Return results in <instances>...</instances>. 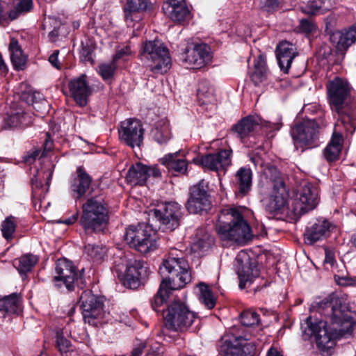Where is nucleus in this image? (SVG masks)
Masks as SVG:
<instances>
[{
    "instance_id": "052dcab7",
    "label": "nucleus",
    "mask_w": 356,
    "mask_h": 356,
    "mask_svg": "<svg viewBox=\"0 0 356 356\" xmlns=\"http://www.w3.org/2000/svg\"><path fill=\"white\" fill-rule=\"evenodd\" d=\"M334 280L337 284L342 286H353L355 282V278L349 276H341L338 275H334Z\"/></svg>"
},
{
    "instance_id": "bf43d9fd",
    "label": "nucleus",
    "mask_w": 356,
    "mask_h": 356,
    "mask_svg": "<svg viewBox=\"0 0 356 356\" xmlns=\"http://www.w3.org/2000/svg\"><path fill=\"white\" fill-rule=\"evenodd\" d=\"M254 3L261 9L271 12L278 7L279 0H254Z\"/></svg>"
},
{
    "instance_id": "9d476101",
    "label": "nucleus",
    "mask_w": 356,
    "mask_h": 356,
    "mask_svg": "<svg viewBox=\"0 0 356 356\" xmlns=\"http://www.w3.org/2000/svg\"><path fill=\"white\" fill-rule=\"evenodd\" d=\"M241 325L232 329V335L236 340L252 341L254 338L259 339L262 329L260 326L259 315L254 311L246 310L240 316Z\"/></svg>"
},
{
    "instance_id": "6e6d98bb",
    "label": "nucleus",
    "mask_w": 356,
    "mask_h": 356,
    "mask_svg": "<svg viewBox=\"0 0 356 356\" xmlns=\"http://www.w3.org/2000/svg\"><path fill=\"white\" fill-rule=\"evenodd\" d=\"M297 29L298 32L308 34L315 31L316 26L310 19H301Z\"/></svg>"
},
{
    "instance_id": "a211bd4d",
    "label": "nucleus",
    "mask_w": 356,
    "mask_h": 356,
    "mask_svg": "<svg viewBox=\"0 0 356 356\" xmlns=\"http://www.w3.org/2000/svg\"><path fill=\"white\" fill-rule=\"evenodd\" d=\"M235 261L239 278V288L243 289L247 284H250L254 278L259 277V270L254 264L250 262V259L245 251L238 253Z\"/></svg>"
},
{
    "instance_id": "cd10ccee",
    "label": "nucleus",
    "mask_w": 356,
    "mask_h": 356,
    "mask_svg": "<svg viewBox=\"0 0 356 356\" xmlns=\"http://www.w3.org/2000/svg\"><path fill=\"white\" fill-rule=\"evenodd\" d=\"M174 290L175 289L172 288L170 280H163L156 294L151 300L152 309L157 313L162 312L163 315V312L165 310L163 307V304L166 302L167 299L170 296V293Z\"/></svg>"
},
{
    "instance_id": "79ce46f5",
    "label": "nucleus",
    "mask_w": 356,
    "mask_h": 356,
    "mask_svg": "<svg viewBox=\"0 0 356 356\" xmlns=\"http://www.w3.org/2000/svg\"><path fill=\"white\" fill-rule=\"evenodd\" d=\"M28 115L23 111H19L8 115L4 120L6 129L15 128L19 126H26L29 123L27 120Z\"/></svg>"
},
{
    "instance_id": "a18cd8bd",
    "label": "nucleus",
    "mask_w": 356,
    "mask_h": 356,
    "mask_svg": "<svg viewBox=\"0 0 356 356\" xmlns=\"http://www.w3.org/2000/svg\"><path fill=\"white\" fill-rule=\"evenodd\" d=\"M151 134L154 140L161 145L166 144L171 138V133L167 124L155 127Z\"/></svg>"
},
{
    "instance_id": "680f3d73",
    "label": "nucleus",
    "mask_w": 356,
    "mask_h": 356,
    "mask_svg": "<svg viewBox=\"0 0 356 356\" xmlns=\"http://www.w3.org/2000/svg\"><path fill=\"white\" fill-rule=\"evenodd\" d=\"M131 51L129 46H125L118 50H117L113 58V60L115 63L120 59L124 58L125 56L131 55Z\"/></svg>"
},
{
    "instance_id": "e2e57ef3",
    "label": "nucleus",
    "mask_w": 356,
    "mask_h": 356,
    "mask_svg": "<svg viewBox=\"0 0 356 356\" xmlns=\"http://www.w3.org/2000/svg\"><path fill=\"white\" fill-rule=\"evenodd\" d=\"M17 9L21 10V12L27 13L30 11L33 7V1L32 0H19V3L17 5Z\"/></svg>"
},
{
    "instance_id": "a19ab883",
    "label": "nucleus",
    "mask_w": 356,
    "mask_h": 356,
    "mask_svg": "<svg viewBox=\"0 0 356 356\" xmlns=\"http://www.w3.org/2000/svg\"><path fill=\"white\" fill-rule=\"evenodd\" d=\"M38 261V258L37 256L31 253L25 254L15 261V266L21 275L26 274L32 270Z\"/></svg>"
},
{
    "instance_id": "e433bc0d",
    "label": "nucleus",
    "mask_w": 356,
    "mask_h": 356,
    "mask_svg": "<svg viewBox=\"0 0 356 356\" xmlns=\"http://www.w3.org/2000/svg\"><path fill=\"white\" fill-rule=\"evenodd\" d=\"M254 70L251 75V79L254 86H258L267 79L268 70L266 58L260 54L254 61Z\"/></svg>"
},
{
    "instance_id": "f8f14e48",
    "label": "nucleus",
    "mask_w": 356,
    "mask_h": 356,
    "mask_svg": "<svg viewBox=\"0 0 356 356\" xmlns=\"http://www.w3.org/2000/svg\"><path fill=\"white\" fill-rule=\"evenodd\" d=\"M79 303L83 320L92 325H97V320L104 316V300L100 296L94 295L91 291H83Z\"/></svg>"
},
{
    "instance_id": "13d9d810",
    "label": "nucleus",
    "mask_w": 356,
    "mask_h": 356,
    "mask_svg": "<svg viewBox=\"0 0 356 356\" xmlns=\"http://www.w3.org/2000/svg\"><path fill=\"white\" fill-rule=\"evenodd\" d=\"M56 343L60 352L67 353L70 350L71 343L68 339L64 337L61 332H57L56 333Z\"/></svg>"
},
{
    "instance_id": "0e129e2a",
    "label": "nucleus",
    "mask_w": 356,
    "mask_h": 356,
    "mask_svg": "<svg viewBox=\"0 0 356 356\" xmlns=\"http://www.w3.org/2000/svg\"><path fill=\"white\" fill-rule=\"evenodd\" d=\"M168 6L171 9L181 7V6H186L184 0H168L165 2L162 6L163 11H165V8Z\"/></svg>"
},
{
    "instance_id": "20e7f679",
    "label": "nucleus",
    "mask_w": 356,
    "mask_h": 356,
    "mask_svg": "<svg viewBox=\"0 0 356 356\" xmlns=\"http://www.w3.org/2000/svg\"><path fill=\"white\" fill-rule=\"evenodd\" d=\"M188 269V261L182 256L171 252L163 259L159 272L162 276L169 275L163 280H170L172 289H179L191 282Z\"/></svg>"
},
{
    "instance_id": "8fccbe9b",
    "label": "nucleus",
    "mask_w": 356,
    "mask_h": 356,
    "mask_svg": "<svg viewBox=\"0 0 356 356\" xmlns=\"http://www.w3.org/2000/svg\"><path fill=\"white\" fill-rule=\"evenodd\" d=\"M116 63L112 60L109 63H103L99 66V74L106 81H111L113 79L116 70Z\"/></svg>"
},
{
    "instance_id": "338daca9",
    "label": "nucleus",
    "mask_w": 356,
    "mask_h": 356,
    "mask_svg": "<svg viewBox=\"0 0 356 356\" xmlns=\"http://www.w3.org/2000/svg\"><path fill=\"white\" fill-rule=\"evenodd\" d=\"M92 51V49L91 47L83 45L81 51V56H83L86 60H89L90 58Z\"/></svg>"
},
{
    "instance_id": "0eeeda50",
    "label": "nucleus",
    "mask_w": 356,
    "mask_h": 356,
    "mask_svg": "<svg viewBox=\"0 0 356 356\" xmlns=\"http://www.w3.org/2000/svg\"><path fill=\"white\" fill-rule=\"evenodd\" d=\"M140 56L141 59L151 63L149 67L154 73H165L170 69L171 58L168 49L159 40L143 43Z\"/></svg>"
},
{
    "instance_id": "5701e85b",
    "label": "nucleus",
    "mask_w": 356,
    "mask_h": 356,
    "mask_svg": "<svg viewBox=\"0 0 356 356\" xmlns=\"http://www.w3.org/2000/svg\"><path fill=\"white\" fill-rule=\"evenodd\" d=\"M332 227V223L323 218L310 222L304 234L305 243L313 245L323 240L329 235Z\"/></svg>"
},
{
    "instance_id": "603ef678",
    "label": "nucleus",
    "mask_w": 356,
    "mask_h": 356,
    "mask_svg": "<svg viewBox=\"0 0 356 356\" xmlns=\"http://www.w3.org/2000/svg\"><path fill=\"white\" fill-rule=\"evenodd\" d=\"M28 104H31L35 110L40 108V106L48 108L49 105L47 102L43 99L42 95L38 92H33L29 94L27 99Z\"/></svg>"
},
{
    "instance_id": "69168bd1",
    "label": "nucleus",
    "mask_w": 356,
    "mask_h": 356,
    "mask_svg": "<svg viewBox=\"0 0 356 356\" xmlns=\"http://www.w3.org/2000/svg\"><path fill=\"white\" fill-rule=\"evenodd\" d=\"M59 51L56 50L54 51L51 55L49 58V63L56 67V69H60V64L58 61V56Z\"/></svg>"
},
{
    "instance_id": "2eb2a0df",
    "label": "nucleus",
    "mask_w": 356,
    "mask_h": 356,
    "mask_svg": "<svg viewBox=\"0 0 356 356\" xmlns=\"http://www.w3.org/2000/svg\"><path fill=\"white\" fill-rule=\"evenodd\" d=\"M266 127L270 130L277 131L282 127L280 122H271L262 121L258 116L248 115L239 120L232 127V131L241 139L250 136L261 127Z\"/></svg>"
},
{
    "instance_id": "5fc2aeb1",
    "label": "nucleus",
    "mask_w": 356,
    "mask_h": 356,
    "mask_svg": "<svg viewBox=\"0 0 356 356\" xmlns=\"http://www.w3.org/2000/svg\"><path fill=\"white\" fill-rule=\"evenodd\" d=\"M145 343V348L147 350V356H159L162 353V347L161 344L152 340H147L143 342Z\"/></svg>"
},
{
    "instance_id": "774afa93",
    "label": "nucleus",
    "mask_w": 356,
    "mask_h": 356,
    "mask_svg": "<svg viewBox=\"0 0 356 356\" xmlns=\"http://www.w3.org/2000/svg\"><path fill=\"white\" fill-rule=\"evenodd\" d=\"M148 174L149 177L152 176L154 177H159L161 175L160 170L156 166L152 168L148 167Z\"/></svg>"
},
{
    "instance_id": "de8ad7c7",
    "label": "nucleus",
    "mask_w": 356,
    "mask_h": 356,
    "mask_svg": "<svg viewBox=\"0 0 356 356\" xmlns=\"http://www.w3.org/2000/svg\"><path fill=\"white\" fill-rule=\"evenodd\" d=\"M163 12L166 16L175 22L184 21L189 15V10L187 6H181V7L172 8V9L167 6L165 11Z\"/></svg>"
},
{
    "instance_id": "864d4df0",
    "label": "nucleus",
    "mask_w": 356,
    "mask_h": 356,
    "mask_svg": "<svg viewBox=\"0 0 356 356\" xmlns=\"http://www.w3.org/2000/svg\"><path fill=\"white\" fill-rule=\"evenodd\" d=\"M197 96L202 104H207L215 100V90L213 87H209L207 90L200 87L197 90Z\"/></svg>"
},
{
    "instance_id": "3c124183",
    "label": "nucleus",
    "mask_w": 356,
    "mask_h": 356,
    "mask_svg": "<svg viewBox=\"0 0 356 356\" xmlns=\"http://www.w3.org/2000/svg\"><path fill=\"white\" fill-rule=\"evenodd\" d=\"M266 177L273 182V186H284V183L280 177V172L274 165H269L265 170Z\"/></svg>"
},
{
    "instance_id": "ddd939ff",
    "label": "nucleus",
    "mask_w": 356,
    "mask_h": 356,
    "mask_svg": "<svg viewBox=\"0 0 356 356\" xmlns=\"http://www.w3.org/2000/svg\"><path fill=\"white\" fill-rule=\"evenodd\" d=\"M118 135L120 140L126 145L140 147L143 143L144 129L140 120L130 118L120 122Z\"/></svg>"
},
{
    "instance_id": "6ab92c4d",
    "label": "nucleus",
    "mask_w": 356,
    "mask_h": 356,
    "mask_svg": "<svg viewBox=\"0 0 356 356\" xmlns=\"http://www.w3.org/2000/svg\"><path fill=\"white\" fill-rule=\"evenodd\" d=\"M211 204L210 197L203 181L191 188V195L186 204L189 213L197 214L207 211L211 209Z\"/></svg>"
},
{
    "instance_id": "39448f33",
    "label": "nucleus",
    "mask_w": 356,
    "mask_h": 356,
    "mask_svg": "<svg viewBox=\"0 0 356 356\" xmlns=\"http://www.w3.org/2000/svg\"><path fill=\"white\" fill-rule=\"evenodd\" d=\"M327 90L332 111L338 114L342 124L349 122L350 87L348 81L336 77L327 84Z\"/></svg>"
},
{
    "instance_id": "c03bdc74",
    "label": "nucleus",
    "mask_w": 356,
    "mask_h": 356,
    "mask_svg": "<svg viewBox=\"0 0 356 356\" xmlns=\"http://www.w3.org/2000/svg\"><path fill=\"white\" fill-rule=\"evenodd\" d=\"M338 44L342 48H348L356 42V24L339 33Z\"/></svg>"
},
{
    "instance_id": "a878e982",
    "label": "nucleus",
    "mask_w": 356,
    "mask_h": 356,
    "mask_svg": "<svg viewBox=\"0 0 356 356\" xmlns=\"http://www.w3.org/2000/svg\"><path fill=\"white\" fill-rule=\"evenodd\" d=\"M92 179L84 168H77L71 181L70 189L76 198L84 196L89 190Z\"/></svg>"
},
{
    "instance_id": "c85d7f7f",
    "label": "nucleus",
    "mask_w": 356,
    "mask_h": 356,
    "mask_svg": "<svg viewBox=\"0 0 356 356\" xmlns=\"http://www.w3.org/2000/svg\"><path fill=\"white\" fill-rule=\"evenodd\" d=\"M286 193L284 186H273V189L270 195L269 202L266 206L267 210L271 213H277L286 205Z\"/></svg>"
},
{
    "instance_id": "f03ea898",
    "label": "nucleus",
    "mask_w": 356,
    "mask_h": 356,
    "mask_svg": "<svg viewBox=\"0 0 356 356\" xmlns=\"http://www.w3.org/2000/svg\"><path fill=\"white\" fill-rule=\"evenodd\" d=\"M108 213V205L102 197H90L82 205L79 223L86 234L103 232L109 222Z\"/></svg>"
},
{
    "instance_id": "ea45409f",
    "label": "nucleus",
    "mask_w": 356,
    "mask_h": 356,
    "mask_svg": "<svg viewBox=\"0 0 356 356\" xmlns=\"http://www.w3.org/2000/svg\"><path fill=\"white\" fill-rule=\"evenodd\" d=\"M325 1L322 0H310L307 3L300 6L302 13L309 15H321L330 10L325 6Z\"/></svg>"
},
{
    "instance_id": "412c9836",
    "label": "nucleus",
    "mask_w": 356,
    "mask_h": 356,
    "mask_svg": "<svg viewBox=\"0 0 356 356\" xmlns=\"http://www.w3.org/2000/svg\"><path fill=\"white\" fill-rule=\"evenodd\" d=\"M151 271L148 264L141 260L130 261L127 265L124 276V285L130 289H136L142 280L148 277Z\"/></svg>"
},
{
    "instance_id": "473e14b6",
    "label": "nucleus",
    "mask_w": 356,
    "mask_h": 356,
    "mask_svg": "<svg viewBox=\"0 0 356 356\" xmlns=\"http://www.w3.org/2000/svg\"><path fill=\"white\" fill-rule=\"evenodd\" d=\"M214 244V238L205 228L197 229L192 244V249L194 252H206Z\"/></svg>"
},
{
    "instance_id": "bb28decb",
    "label": "nucleus",
    "mask_w": 356,
    "mask_h": 356,
    "mask_svg": "<svg viewBox=\"0 0 356 356\" xmlns=\"http://www.w3.org/2000/svg\"><path fill=\"white\" fill-rule=\"evenodd\" d=\"M146 8V0H127L123 8L124 20L127 26H133L134 22H139L142 18L141 13Z\"/></svg>"
},
{
    "instance_id": "7ed1b4c3",
    "label": "nucleus",
    "mask_w": 356,
    "mask_h": 356,
    "mask_svg": "<svg viewBox=\"0 0 356 356\" xmlns=\"http://www.w3.org/2000/svg\"><path fill=\"white\" fill-rule=\"evenodd\" d=\"M318 310L324 316L330 318L332 324L339 326V334H350L353 332L354 322L346 306L337 296L330 294L318 303Z\"/></svg>"
},
{
    "instance_id": "dca6fc26",
    "label": "nucleus",
    "mask_w": 356,
    "mask_h": 356,
    "mask_svg": "<svg viewBox=\"0 0 356 356\" xmlns=\"http://www.w3.org/2000/svg\"><path fill=\"white\" fill-rule=\"evenodd\" d=\"M318 203V188L312 184H305L292 203V211L296 216H302L313 210Z\"/></svg>"
},
{
    "instance_id": "37998d69",
    "label": "nucleus",
    "mask_w": 356,
    "mask_h": 356,
    "mask_svg": "<svg viewBox=\"0 0 356 356\" xmlns=\"http://www.w3.org/2000/svg\"><path fill=\"white\" fill-rule=\"evenodd\" d=\"M198 287L200 289L199 299L200 302L209 309L213 308L216 305V300L209 286L204 283H200Z\"/></svg>"
},
{
    "instance_id": "6e6552de",
    "label": "nucleus",
    "mask_w": 356,
    "mask_h": 356,
    "mask_svg": "<svg viewBox=\"0 0 356 356\" xmlns=\"http://www.w3.org/2000/svg\"><path fill=\"white\" fill-rule=\"evenodd\" d=\"M302 337L306 340L314 337L318 348L327 352L334 346L333 334L328 330L327 322L311 316L301 323Z\"/></svg>"
},
{
    "instance_id": "9b49d317",
    "label": "nucleus",
    "mask_w": 356,
    "mask_h": 356,
    "mask_svg": "<svg viewBox=\"0 0 356 356\" xmlns=\"http://www.w3.org/2000/svg\"><path fill=\"white\" fill-rule=\"evenodd\" d=\"M149 215L155 218L165 229L173 231L180 225L182 209L177 202H165L158 205L157 208L151 209Z\"/></svg>"
},
{
    "instance_id": "09e8293b",
    "label": "nucleus",
    "mask_w": 356,
    "mask_h": 356,
    "mask_svg": "<svg viewBox=\"0 0 356 356\" xmlns=\"http://www.w3.org/2000/svg\"><path fill=\"white\" fill-rule=\"evenodd\" d=\"M52 175V169H49L47 171L37 170L36 174H35L33 177L31 179L32 184L36 188H40L42 187L44 183H45L48 188L50 185Z\"/></svg>"
},
{
    "instance_id": "4d7b16f0",
    "label": "nucleus",
    "mask_w": 356,
    "mask_h": 356,
    "mask_svg": "<svg viewBox=\"0 0 356 356\" xmlns=\"http://www.w3.org/2000/svg\"><path fill=\"white\" fill-rule=\"evenodd\" d=\"M248 341H240L242 356H254L256 354V343L254 341L248 342Z\"/></svg>"
},
{
    "instance_id": "7c9ffc66",
    "label": "nucleus",
    "mask_w": 356,
    "mask_h": 356,
    "mask_svg": "<svg viewBox=\"0 0 356 356\" xmlns=\"http://www.w3.org/2000/svg\"><path fill=\"white\" fill-rule=\"evenodd\" d=\"M148 177V166L141 163L132 165L126 175L127 182L133 185L143 186L146 183Z\"/></svg>"
},
{
    "instance_id": "f3484780",
    "label": "nucleus",
    "mask_w": 356,
    "mask_h": 356,
    "mask_svg": "<svg viewBox=\"0 0 356 356\" xmlns=\"http://www.w3.org/2000/svg\"><path fill=\"white\" fill-rule=\"evenodd\" d=\"M56 281H62L68 291H73L75 285L83 288L84 281L81 273L76 271L72 261L65 259H58L56 264Z\"/></svg>"
},
{
    "instance_id": "58836bf2",
    "label": "nucleus",
    "mask_w": 356,
    "mask_h": 356,
    "mask_svg": "<svg viewBox=\"0 0 356 356\" xmlns=\"http://www.w3.org/2000/svg\"><path fill=\"white\" fill-rule=\"evenodd\" d=\"M107 249L103 245L88 243L85 245L84 254L94 262H102L106 256Z\"/></svg>"
},
{
    "instance_id": "4468645a",
    "label": "nucleus",
    "mask_w": 356,
    "mask_h": 356,
    "mask_svg": "<svg viewBox=\"0 0 356 356\" xmlns=\"http://www.w3.org/2000/svg\"><path fill=\"white\" fill-rule=\"evenodd\" d=\"M318 124L314 120H305L293 126L291 135L296 147H312L318 138Z\"/></svg>"
},
{
    "instance_id": "4be33fe9",
    "label": "nucleus",
    "mask_w": 356,
    "mask_h": 356,
    "mask_svg": "<svg viewBox=\"0 0 356 356\" xmlns=\"http://www.w3.org/2000/svg\"><path fill=\"white\" fill-rule=\"evenodd\" d=\"M231 152L222 149L216 154H208L193 159L195 164L212 171L225 170L231 163Z\"/></svg>"
},
{
    "instance_id": "c9c22d12",
    "label": "nucleus",
    "mask_w": 356,
    "mask_h": 356,
    "mask_svg": "<svg viewBox=\"0 0 356 356\" xmlns=\"http://www.w3.org/2000/svg\"><path fill=\"white\" fill-rule=\"evenodd\" d=\"M22 297L17 293H13L0 298V312L15 314L21 309Z\"/></svg>"
},
{
    "instance_id": "4c0bfd02",
    "label": "nucleus",
    "mask_w": 356,
    "mask_h": 356,
    "mask_svg": "<svg viewBox=\"0 0 356 356\" xmlns=\"http://www.w3.org/2000/svg\"><path fill=\"white\" fill-rule=\"evenodd\" d=\"M233 341L231 339H222L219 344L218 352L221 356H242L241 346L238 344L240 340H236L232 335ZM241 341H245L241 339Z\"/></svg>"
},
{
    "instance_id": "49530a36",
    "label": "nucleus",
    "mask_w": 356,
    "mask_h": 356,
    "mask_svg": "<svg viewBox=\"0 0 356 356\" xmlns=\"http://www.w3.org/2000/svg\"><path fill=\"white\" fill-rule=\"evenodd\" d=\"M16 226V218L13 216H8L2 222L1 225V231L2 232L3 237L6 240L10 241L13 238V234L15 232Z\"/></svg>"
},
{
    "instance_id": "72a5a7b5",
    "label": "nucleus",
    "mask_w": 356,
    "mask_h": 356,
    "mask_svg": "<svg viewBox=\"0 0 356 356\" xmlns=\"http://www.w3.org/2000/svg\"><path fill=\"white\" fill-rule=\"evenodd\" d=\"M342 142V135L339 133H334L330 141L323 150V155L327 161L333 162L339 159Z\"/></svg>"
},
{
    "instance_id": "1a4fd4ad",
    "label": "nucleus",
    "mask_w": 356,
    "mask_h": 356,
    "mask_svg": "<svg viewBox=\"0 0 356 356\" xmlns=\"http://www.w3.org/2000/svg\"><path fill=\"white\" fill-rule=\"evenodd\" d=\"M124 241L131 247L143 254L157 248L158 244L153 230L146 225H131L126 229Z\"/></svg>"
},
{
    "instance_id": "f704fd0d",
    "label": "nucleus",
    "mask_w": 356,
    "mask_h": 356,
    "mask_svg": "<svg viewBox=\"0 0 356 356\" xmlns=\"http://www.w3.org/2000/svg\"><path fill=\"white\" fill-rule=\"evenodd\" d=\"M8 49L10 52L11 62L15 69L17 70H23L26 63V56L23 54L17 39L15 38H10Z\"/></svg>"
},
{
    "instance_id": "2f4dec72",
    "label": "nucleus",
    "mask_w": 356,
    "mask_h": 356,
    "mask_svg": "<svg viewBox=\"0 0 356 356\" xmlns=\"http://www.w3.org/2000/svg\"><path fill=\"white\" fill-rule=\"evenodd\" d=\"M236 183L238 186V194L245 196L248 194L252 188V172L250 168H240L235 175Z\"/></svg>"
},
{
    "instance_id": "c756f323",
    "label": "nucleus",
    "mask_w": 356,
    "mask_h": 356,
    "mask_svg": "<svg viewBox=\"0 0 356 356\" xmlns=\"http://www.w3.org/2000/svg\"><path fill=\"white\" fill-rule=\"evenodd\" d=\"M179 152L170 153L160 159L162 165L166 167L169 171L181 175H186L188 170V162L184 159H179Z\"/></svg>"
},
{
    "instance_id": "393cba45",
    "label": "nucleus",
    "mask_w": 356,
    "mask_h": 356,
    "mask_svg": "<svg viewBox=\"0 0 356 356\" xmlns=\"http://www.w3.org/2000/svg\"><path fill=\"white\" fill-rule=\"evenodd\" d=\"M275 53L280 70L287 74L293 59L298 55L296 47L291 42L283 41L277 46Z\"/></svg>"
},
{
    "instance_id": "f257e3e1",
    "label": "nucleus",
    "mask_w": 356,
    "mask_h": 356,
    "mask_svg": "<svg viewBox=\"0 0 356 356\" xmlns=\"http://www.w3.org/2000/svg\"><path fill=\"white\" fill-rule=\"evenodd\" d=\"M216 229L220 239L222 241L243 245L252 237L250 227L236 209L231 208L222 211Z\"/></svg>"
},
{
    "instance_id": "aec40b11",
    "label": "nucleus",
    "mask_w": 356,
    "mask_h": 356,
    "mask_svg": "<svg viewBox=\"0 0 356 356\" xmlns=\"http://www.w3.org/2000/svg\"><path fill=\"white\" fill-rule=\"evenodd\" d=\"M183 62L188 67L200 69L211 60L210 47L206 44L194 45L192 48H186L181 54Z\"/></svg>"
},
{
    "instance_id": "b1692460",
    "label": "nucleus",
    "mask_w": 356,
    "mask_h": 356,
    "mask_svg": "<svg viewBox=\"0 0 356 356\" xmlns=\"http://www.w3.org/2000/svg\"><path fill=\"white\" fill-rule=\"evenodd\" d=\"M86 79V75L81 74L71 79L68 83L71 97L81 106L87 104V98L92 93V89Z\"/></svg>"
},
{
    "instance_id": "423d86ee",
    "label": "nucleus",
    "mask_w": 356,
    "mask_h": 356,
    "mask_svg": "<svg viewBox=\"0 0 356 356\" xmlns=\"http://www.w3.org/2000/svg\"><path fill=\"white\" fill-rule=\"evenodd\" d=\"M163 318L166 329L182 332L192 325L197 316L181 301H173L168 305Z\"/></svg>"
}]
</instances>
